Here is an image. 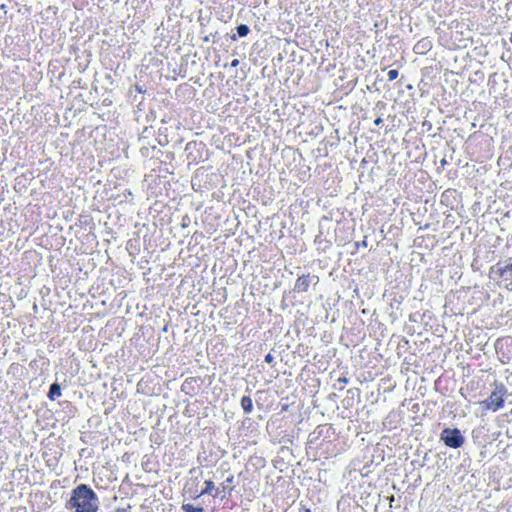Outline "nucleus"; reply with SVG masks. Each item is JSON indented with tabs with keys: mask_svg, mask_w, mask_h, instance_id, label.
I'll list each match as a JSON object with an SVG mask.
<instances>
[{
	"mask_svg": "<svg viewBox=\"0 0 512 512\" xmlns=\"http://www.w3.org/2000/svg\"><path fill=\"white\" fill-rule=\"evenodd\" d=\"M265 362L268 364H272L274 362V356L271 353H268L265 356Z\"/></svg>",
	"mask_w": 512,
	"mask_h": 512,
	"instance_id": "nucleus-12",
	"label": "nucleus"
},
{
	"mask_svg": "<svg viewBox=\"0 0 512 512\" xmlns=\"http://www.w3.org/2000/svg\"><path fill=\"white\" fill-rule=\"evenodd\" d=\"M236 31L239 37H246L250 32V28L246 24H240L236 27Z\"/></svg>",
	"mask_w": 512,
	"mask_h": 512,
	"instance_id": "nucleus-9",
	"label": "nucleus"
},
{
	"mask_svg": "<svg viewBox=\"0 0 512 512\" xmlns=\"http://www.w3.org/2000/svg\"><path fill=\"white\" fill-rule=\"evenodd\" d=\"M182 509L185 512H204V509L202 507H194L192 504L189 503H183Z\"/></svg>",
	"mask_w": 512,
	"mask_h": 512,
	"instance_id": "nucleus-10",
	"label": "nucleus"
},
{
	"mask_svg": "<svg viewBox=\"0 0 512 512\" xmlns=\"http://www.w3.org/2000/svg\"><path fill=\"white\" fill-rule=\"evenodd\" d=\"M432 48V42L428 38L419 40L413 50L416 54L424 55Z\"/></svg>",
	"mask_w": 512,
	"mask_h": 512,
	"instance_id": "nucleus-5",
	"label": "nucleus"
},
{
	"mask_svg": "<svg viewBox=\"0 0 512 512\" xmlns=\"http://www.w3.org/2000/svg\"><path fill=\"white\" fill-rule=\"evenodd\" d=\"M239 63H240V62H239V60H238V59H234V60L231 62V64H230V65H231V67L235 68V67H237V66L239 65Z\"/></svg>",
	"mask_w": 512,
	"mask_h": 512,
	"instance_id": "nucleus-14",
	"label": "nucleus"
},
{
	"mask_svg": "<svg viewBox=\"0 0 512 512\" xmlns=\"http://www.w3.org/2000/svg\"><path fill=\"white\" fill-rule=\"evenodd\" d=\"M214 490H215L214 482L212 480H206L205 488L196 497H200V496L206 495V494L211 495Z\"/></svg>",
	"mask_w": 512,
	"mask_h": 512,
	"instance_id": "nucleus-8",
	"label": "nucleus"
},
{
	"mask_svg": "<svg viewBox=\"0 0 512 512\" xmlns=\"http://www.w3.org/2000/svg\"><path fill=\"white\" fill-rule=\"evenodd\" d=\"M398 75H399V73L397 70H395V69L389 70L388 74H387L388 80L393 81L398 77Z\"/></svg>",
	"mask_w": 512,
	"mask_h": 512,
	"instance_id": "nucleus-11",
	"label": "nucleus"
},
{
	"mask_svg": "<svg viewBox=\"0 0 512 512\" xmlns=\"http://www.w3.org/2000/svg\"><path fill=\"white\" fill-rule=\"evenodd\" d=\"M367 245H368V243H367V240H366V239L362 240L361 242H356V243H355V246H356L357 248H359V247H367Z\"/></svg>",
	"mask_w": 512,
	"mask_h": 512,
	"instance_id": "nucleus-13",
	"label": "nucleus"
},
{
	"mask_svg": "<svg viewBox=\"0 0 512 512\" xmlns=\"http://www.w3.org/2000/svg\"><path fill=\"white\" fill-rule=\"evenodd\" d=\"M241 407L246 414H249L253 410V402L249 396H243L241 398Z\"/></svg>",
	"mask_w": 512,
	"mask_h": 512,
	"instance_id": "nucleus-7",
	"label": "nucleus"
},
{
	"mask_svg": "<svg viewBox=\"0 0 512 512\" xmlns=\"http://www.w3.org/2000/svg\"><path fill=\"white\" fill-rule=\"evenodd\" d=\"M204 41H206V42H207V41H209V37H208V36H206V37L204 38Z\"/></svg>",
	"mask_w": 512,
	"mask_h": 512,
	"instance_id": "nucleus-19",
	"label": "nucleus"
},
{
	"mask_svg": "<svg viewBox=\"0 0 512 512\" xmlns=\"http://www.w3.org/2000/svg\"><path fill=\"white\" fill-rule=\"evenodd\" d=\"M311 283L310 275H302L298 277L295 282L294 291L296 292H307Z\"/></svg>",
	"mask_w": 512,
	"mask_h": 512,
	"instance_id": "nucleus-4",
	"label": "nucleus"
},
{
	"mask_svg": "<svg viewBox=\"0 0 512 512\" xmlns=\"http://www.w3.org/2000/svg\"><path fill=\"white\" fill-rule=\"evenodd\" d=\"M338 382L346 384L348 382V379L345 378V377H341V378L338 379Z\"/></svg>",
	"mask_w": 512,
	"mask_h": 512,
	"instance_id": "nucleus-17",
	"label": "nucleus"
},
{
	"mask_svg": "<svg viewBox=\"0 0 512 512\" xmlns=\"http://www.w3.org/2000/svg\"><path fill=\"white\" fill-rule=\"evenodd\" d=\"M236 39H237V38H236V35H235V34H233V35L231 36V40L235 41Z\"/></svg>",
	"mask_w": 512,
	"mask_h": 512,
	"instance_id": "nucleus-18",
	"label": "nucleus"
},
{
	"mask_svg": "<svg viewBox=\"0 0 512 512\" xmlns=\"http://www.w3.org/2000/svg\"><path fill=\"white\" fill-rule=\"evenodd\" d=\"M440 440L453 449L460 448L465 442V438L458 428H444L440 434Z\"/></svg>",
	"mask_w": 512,
	"mask_h": 512,
	"instance_id": "nucleus-3",
	"label": "nucleus"
},
{
	"mask_svg": "<svg viewBox=\"0 0 512 512\" xmlns=\"http://www.w3.org/2000/svg\"><path fill=\"white\" fill-rule=\"evenodd\" d=\"M233 480H234V477H233V476H230V477H228V478L225 480V482H226L227 484H232V483H233Z\"/></svg>",
	"mask_w": 512,
	"mask_h": 512,
	"instance_id": "nucleus-16",
	"label": "nucleus"
},
{
	"mask_svg": "<svg viewBox=\"0 0 512 512\" xmlns=\"http://www.w3.org/2000/svg\"><path fill=\"white\" fill-rule=\"evenodd\" d=\"M99 504L96 493L88 485L80 484L71 491V497L65 507L75 512H97Z\"/></svg>",
	"mask_w": 512,
	"mask_h": 512,
	"instance_id": "nucleus-1",
	"label": "nucleus"
},
{
	"mask_svg": "<svg viewBox=\"0 0 512 512\" xmlns=\"http://www.w3.org/2000/svg\"><path fill=\"white\" fill-rule=\"evenodd\" d=\"M61 396V386L57 382H54L50 385L48 398L52 401L56 400Z\"/></svg>",
	"mask_w": 512,
	"mask_h": 512,
	"instance_id": "nucleus-6",
	"label": "nucleus"
},
{
	"mask_svg": "<svg viewBox=\"0 0 512 512\" xmlns=\"http://www.w3.org/2000/svg\"><path fill=\"white\" fill-rule=\"evenodd\" d=\"M382 122H383V120H382V118H380V117H378V118H376V119L374 120V124H375L376 126H379Z\"/></svg>",
	"mask_w": 512,
	"mask_h": 512,
	"instance_id": "nucleus-15",
	"label": "nucleus"
},
{
	"mask_svg": "<svg viewBox=\"0 0 512 512\" xmlns=\"http://www.w3.org/2000/svg\"><path fill=\"white\" fill-rule=\"evenodd\" d=\"M493 387L494 389L490 396L487 399L481 401L480 405L485 410L496 412L504 406L505 396L507 395V388L503 383L497 381L493 383Z\"/></svg>",
	"mask_w": 512,
	"mask_h": 512,
	"instance_id": "nucleus-2",
	"label": "nucleus"
}]
</instances>
